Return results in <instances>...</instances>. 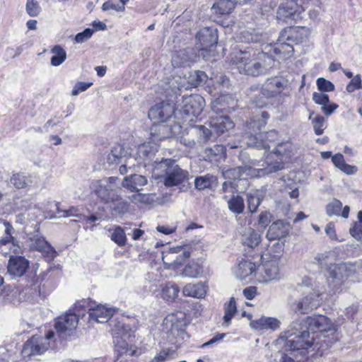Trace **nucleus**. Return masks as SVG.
I'll use <instances>...</instances> for the list:
<instances>
[{
	"label": "nucleus",
	"instance_id": "obj_4",
	"mask_svg": "<svg viewBox=\"0 0 362 362\" xmlns=\"http://www.w3.org/2000/svg\"><path fill=\"white\" fill-rule=\"evenodd\" d=\"M153 166V177L155 179L163 178V184L167 187L179 186L189 179L188 172L182 170L172 159H156Z\"/></svg>",
	"mask_w": 362,
	"mask_h": 362
},
{
	"label": "nucleus",
	"instance_id": "obj_3",
	"mask_svg": "<svg viewBox=\"0 0 362 362\" xmlns=\"http://www.w3.org/2000/svg\"><path fill=\"white\" fill-rule=\"evenodd\" d=\"M296 290L302 294V298L291 303V310L293 313L307 314L321 305L324 288L318 282L305 279L298 284Z\"/></svg>",
	"mask_w": 362,
	"mask_h": 362
},
{
	"label": "nucleus",
	"instance_id": "obj_49",
	"mask_svg": "<svg viewBox=\"0 0 362 362\" xmlns=\"http://www.w3.org/2000/svg\"><path fill=\"white\" fill-rule=\"evenodd\" d=\"M31 247L33 249L41 252L49 253L52 251L51 245L42 237H35L32 240Z\"/></svg>",
	"mask_w": 362,
	"mask_h": 362
},
{
	"label": "nucleus",
	"instance_id": "obj_27",
	"mask_svg": "<svg viewBox=\"0 0 362 362\" xmlns=\"http://www.w3.org/2000/svg\"><path fill=\"white\" fill-rule=\"evenodd\" d=\"M233 104L234 100L231 96L221 95L211 103V110L216 114L230 113L234 111V108L232 106Z\"/></svg>",
	"mask_w": 362,
	"mask_h": 362
},
{
	"label": "nucleus",
	"instance_id": "obj_44",
	"mask_svg": "<svg viewBox=\"0 0 362 362\" xmlns=\"http://www.w3.org/2000/svg\"><path fill=\"white\" fill-rule=\"evenodd\" d=\"M236 4V1L235 0H218L217 2L214 4L212 8L220 14H228L233 10L235 4Z\"/></svg>",
	"mask_w": 362,
	"mask_h": 362
},
{
	"label": "nucleus",
	"instance_id": "obj_56",
	"mask_svg": "<svg viewBox=\"0 0 362 362\" xmlns=\"http://www.w3.org/2000/svg\"><path fill=\"white\" fill-rule=\"evenodd\" d=\"M226 152V147L223 145L216 144L213 147L206 148L205 153L209 158L211 159L213 156L224 155Z\"/></svg>",
	"mask_w": 362,
	"mask_h": 362
},
{
	"label": "nucleus",
	"instance_id": "obj_43",
	"mask_svg": "<svg viewBox=\"0 0 362 362\" xmlns=\"http://www.w3.org/2000/svg\"><path fill=\"white\" fill-rule=\"evenodd\" d=\"M52 57H51V64L54 66L61 65L66 59V52L60 45H55L51 49Z\"/></svg>",
	"mask_w": 362,
	"mask_h": 362
},
{
	"label": "nucleus",
	"instance_id": "obj_36",
	"mask_svg": "<svg viewBox=\"0 0 362 362\" xmlns=\"http://www.w3.org/2000/svg\"><path fill=\"white\" fill-rule=\"evenodd\" d=\"M11 183L17 189L30 187L33 183V177L23 173H16L10 179Z\"/></svg>",
	"mask_w": 362,
	"mask_h": 362
},
{
	"label": "nucleus",
	"instance_id": "obj_23",
	"mask_svg": "<svg viewBox=\"0 0 362 362\" xmlns=\"http://www.w3.org/2000/svg\"><path fill=\"white\" fill-rule=\"evenodd\" d=\"M202 57L194 48L187 47L176 52L172 59V64L175 67L190 66L191 64L197 62Z\"/></svg>",
	"mask_w": 362,
	"mask_h": 362
},
{
	"label": "nucleus",
	"instance_id": "obj_47",
	"mask_svg": "<svg viewBox=\"0 0 362 362\" xmlns=\"http://www.w3.org/2000/svg\"><path fill=\"white\" fill-rule=\"evenodd\" d=\"M313 115L314 112H311L308 117V119L311 120L315 134L322 135L325 129L326 128V119L321 115H317L315 117L313 118Z\"/></svg>",
	"mask_w": 362,
	"mask_h": 362
},
{
	"label": "nucleus",
	"instance_id": "obj_12",
	"mask_svg": "<svg viewBox=\"0 0 362 362\" xmlns=\"http://www.w3.org/2000/svg\"><path fill=\"white\" fill-rule=\"evenodd\" d=\"M175 112L174 105L169 101H161L152 106L148 111V118L153 123L175 122L172 120Z\"/></svg>",
	"mask_w": 362,
	"mask_h": 362
},
{
	"label": "nucleus",
	"instance_id": "obj_51",
	"mask_svg": "<svg viewBox=\"0 0 362 362\" xmlns=\"http://www.w3.org/2000/svg\"><path fill=\"white\" fill-rule=\"evenodd\" d=\"M341 209L342 203L337 199H333L327 204L325 212L326 214L330 217L334 216H339Z\"/></svg>",
	"mask_w": 362,
	"mask_h": 362
},
{
	"label": "nucleus",
	"instance_id": "obj_46",
	"mask_svg": "<svg viewBox=\"0 0 362 362\" xmlns=\"http://www.w3.org/2000/svg\"><path fill=\"white\" fill-rule=\"evenodd\" d=\"M130 200L134 204H151L153 202H156L157 196L155 193L151 194H142L138 193L133 194L130 197Z\"/></svg>",
	"mask_w": 362,
	"mask_h": 362
},
{
	"label": "nucleus",
	"instance_id": "obj_1",
	"mask_svg": "<svg viewBox=\"0 0 362 362\" xmlns=\"http://www.w3.org/2000/svg\"><path fill=\"white\" fill-rule=\"evenodd\" d=\"M332 331L330 320L325 315L309 316L305 323L296 320L291 322L288 329L282 332L277 339L278 344H283L286 351L305 350L315 344L316 332Z\"/></svg>",
	"mask_w": 362,
	"mask_h": 362
},
{
	"label": "nucleus",
	"instance_id": "obj_45",
	"mask_svg": "<svg viewBox=\"0 0 362 362\" xmlns=\"http://www.w3.org/2000/svg\"><path fill=\"white\" fill-rule=\"evenodd\" d=\"M179 292V287L175 284L169 282L162 289V297L165 300H173L177 297Z\"/></svg>",
	"mask_w": 362,
	"mask_h": 362
},
{
	"label": "nucleus",
	"instance_id": "obj_32",
	"mask_svg": "<svg viewBox=\"0 0 362 362\" xmlns=\"http://www.w3.org/2000/svg\"><path fill=\"white\" fill-rule=\"evenodd\" d=\"M143 165L139 162V158L136 153L128 154L124 150L122 156V163L119 166V171L121 175H124L128 172V169L135 168L136 166Z\"/></svg>",
	"mask_w": 362,
	"mask_h": 362
},
{
	"label": "nucleus",
	"instance_id": "obj_58",
	"mask_svg": "<svg viewBox=\"0 0 362 362\" xmlns=\"http://www.w3.org/2000/svg\"><path fill=\"white\" fill-rule=\"evenodd\" d=\"M362 89V82L360 75L354 76L347 84L346 90L348 93H351L355 90Z\"/></svg>",
	"mask_w": 362,
	"mask_h": 362
},
{
	"label": "nucleus",
	"instance_id": "obj_19",
	"mask_svg": "<svg viewBox=\"0 0 362 362\" xmlns=\"http://www.w3.org/2000/svg\"><path fill=\"white\" fill-rule=\"evenodd\" d=\"M181 131V126L176 122L153 123L151 128V139L153 143L170 138L178 134Z\"/></svg>",
	"mask_w": 362,
	"mask_h": 362
},
{
	"label": "nucleus",
	"instance_id": "obj_26",
	"mask_svg": "<svg viewBox=\"0 0 362 362\" xmlns=\"http://www.w3.org/2000/svg\"><path fill=\"white\" fill-rule=\"evenodd\" d=\"M290 226L288 223L278 220L273 223L267 233V238L269 240H279L286 236L289 232Z\"/></svg>",
	"mask_w": 362,
	"mask_h": 362
},
{
	"label": "nucleus",
	"instance_id": "obj_38",
	"mask_svg": "<svg viewBox=\"0 0 362 362\" xmlns=\"http://www.w3.org/2000/svg\"><path fill=\"white\" fill-rule=\"evenodd\" d=\"M237 313V306L235 300L233 297H231L228 302H226L224 305V315L223 317V326L228 327L234 315Z\"/></svg>",
	"mask_w": 362,
	"mask_h": 362
},
{
	"label": "nucleus",
	"instance_id": "obj_53",
	"mask_svg": "<svg viewBox=\"0 0 362 362\" xmlns=\"http://www.w3.org/2000/svg\"><path fill=\"white\" fill-rule=\"evenodd\" d=\"M25 10L27 13L31 17L37 16L42 9L37 0H27L25 4Z\"/></svg>",
	"mask_w": 362,
	"mask_h": 362
},
{
	"label": "nucleus",
	"instance_id": "obj_50",
	"mask_svg": "<svg viewBox=\"0 0 362 362\" xmlns=\"http://www.w3.org/2000/svg\"><path fill=\"white\" fill-rule=\"evenodd\" d=\"M202 273V266L195 262L187 264L183 269V274L190 278H197Z\"/></svg>",
	"mask_w": 362,
	"mask_h": 362
},
{
	"label": "nucleus",
	"instance_id": "obj_28",
	"mask_svg": "<svg viewBox=\"0 0 362 362\" xmlns=\"http://www.w3.org/2000/svg\"><path fill=\"white\" fill-rule=\"evenodd\" d=\"M146 184V177L137 174L126 176L122 182V186L131 192H139Z\"/></svg>",
	"mask_w": 362,
	"mask_h": 362
},
{
	"label": "nucleus",
	"instance_id": "obj_34",
	"mask_svg": "<svg viewBox=\"0 0 362 362\" xmlns=\"http://www.w3.org/2000/svg\"><path fill=\"white\" fill-rule=\"evenodd\" d=\"M223 199L227 201L228 207L230 211L235 214H240L245 209L243 198L238 194H233L231 197L225 195Z\"/></svg>",
	"mask_w": 362,
	"mask_h": 362
},
{
	"label": "nucleus",
	"instance_id": "obj_10",
	"mask_svg": "<svg viewBox=\"0 0 362 362\" xmlns=\"http://www.w3.org/2000/svg\"><path fill=\"white\" fill-rule=\"evenodd\" d=\"M278 137L279 133L274 129L266 132L256 129V133L247 131L243 135V139L248 146L266 151L270 149L269 143L276 141Z\"/></svg>",
	"mask_w": 362,
	"mask_h": 362
},
{
	"label": "nucleus",
	"instance_id": "obj_61",
	"mask_svg": "<svg viewBox=\"0 0 362 362\" xmlns=\"http://www.w3.org/2000/svg\"><path fill=\"white\" fill-rule=\"evenodd\" d=\"M93 85V83L77 82L71 91L72 95H78L80 93L86 91Z\"/></svg>",
	"mask_w": 362,
	"mask_h": 362
},
{
	"label": "nucleus",
	"instance_id": "obj_22",
	"mask_svg": "<svg viewBox=\"0 0 362 362\" xmlns=\"http://www.w3.org/2000/svg\"><path fill=\"white\" fill-rule=\"evenodd\" d=\"M7 266V273L12 278L21 277L29 267V261L19 255L11 254Z\"/></svg>",
	"mask_w": 362,
	"mask_h": 362
},
{
	"label": "nucleus",
	"instance_id": "obj_42",
	"mask_svg": "<svg viewBox=\"0 0 362 362\" xmlns=\"http://www.w3.org/2000/svg\"><path fill=\"white\" fill-rule=\"evenodd\" d=\"M109 237L111 240L116 243L119 247H123L127 243V236L124 229L120 226H115L108 230Z\"/></svg>",
	"mask_w": 362,
	"mask_h": 362
},
{
	"label": "nucleus",
	"instance_id": "obj_62",
	"mask_svg": "<svg viewBox=\"0 0 362 362\" xmlns=\"http://www.w3.org/2000/svg\"><path fill=\"white\" fill-rule=\"evenodd\" d=\"M93 30L90 28H86L81 33H78L75 37V40L78 43H83L91 37Z\"/></svg>",
	"mask_w": 362,
	"mask_h": 362
},
{
	"label": "nucleus",
	"instance_id": "obj_39",
	"mask_svg": "<svg viewBox=\"0 0 362 362\" xmlns=\"http://www.w3.org/2000/svg\"><path fill=\"white\" fill-rule=\"evenodd\" d=\"M124 148L121 145H116L112 147L111 151L106 156V161L109 166L115 164L122 163V156Z\"/></svg>",
	"mask_w": 362,
	"mask_h": 362
},
{
	"label": "nucleus",
	"instance_id": "obj_64",
	"mask_svg": "<svg viewBox=\"0 0 362 362\" xmlns=\"http://www.w3.org/2000/svg\"><path fill=\"white\" fill-rule=\"evenodd\" d=\"M117 204L113 207V210L118 212L119 214H124L128 210V203L126 201L122 200L119 195V199L116 201Z\"/></svg>",
	"mask_w": 362,
	"mask_h": 362
},
{
	"label": "nucleus",
	"instance_id": "obj_14",
	"mask_svg": "<svg viewBox=\"0 0 362 362\" xmlns=\"http://www.w3.org/2000/svg\"><path fill=\"white\" fill-rule=\"evenodd\" d=\"M298 33H300V35H304L307 37L308 30L305 27H302L297 28H290L287 30H284L281 31L278 40L279 43L275 47V52L282 55L284 57H285V54L290 56L293 52L294 49L289 43L285 42V40H289L294 37V35H297ZM296 37H297L298 36Z\"/></svg>",
	"mask_w": 362,
	"mask_h": 362
},
{
	"label": "nucleus",
	"instance_id": "obj_33",
	"mask_svg": "<svg viewBox=\"0 0 362 362\" xmlns=\"http://www.w3.org/2000/svg\"><path fill=\"white\" fill-rule=\"evenodd\" d=\"M261 241V234L253 228H247L245 230L243 237V244L250 248L257 247Z\"/></svg>",
	"mask_w": 362,
	"mask_h": 362
},
{
	"label": "nucleus",
	"instance_id": "obj_9",
	"mask_svg": "<svg viewBox=\"0 0 362 362\" xmlns=\"http://www.w3.org/2000/svg\"><path fill=\"white\" fill-rule=\"evenodd\" d=\"M54 337V332L49 330L45 337L33 335L23 345L21 354L23 358L30 359L33 356L41 355L48 350L49 340Z\"/></svg>",
	"mask_w": 362,
	"mask_h": 362
},
{
	"label": "nucleus",
	"instance_id": "obj_59",
	"mask_svg": "<svg viewBox=\"0 0 362 362\" xmlns=\"http://www.w3.org/2000/svg\"><path fill=\"white\" fill-rule=\"evenodd\" d=\"M313 100L321 106H325L329 102V96L327 94L317 92L313 94Z\"/></svg>",
	"mask_w": 362,
	"mask_h": 362
},
{
	"label": "nucleus",
	"instance_id": "obj_20",
	"mask_svg": "<svg viewBox=\"0 0 362 362\" xmlns=\"http://www.w3.org/2000/svg\"><path fill=\"white\" fill-rule=\"evenodd\" d=\"M5 235L0 239V250L5 256L13 255H20L23 253L22 248L18 244V241L13 236L14 228L11 224H7L4 230Z\"/></svg>",
	"mask_w": 362,
	"mask_h": 362
},
{
	"label": "nucleus",
	"instance_id": "obj_55",
	"mask_svg": "<svg viewBox=\"0 0 362 362\" xmlns=\"http://www.w3.org/2000/svg\"><path fill=\"white\" fill-rule=\"evenodd\" d=\"M116 329L118 331V334H121L122 337H127L136 331V327H132L129 325L118 322L116 325Z\"/></svg>",
	"mask_w": 362,
	"mask_h": 362
},
{
	"label": "nucleus",
	"instance_id": "obj_2",
	"mask_svg": "<svg viewBox=\"0 0 362 362\" xmlns=\"http://www.w3.org/2000/svg\"><path fill=\"white\" fill-rule=\"evenodd\" d=\"M334 258L335 253L329 251L317 255L315 262L322 268L328 267V286L333 293H339L348 278L355 274L356 267L355 264L346 263L333 264L330 260Z\"/></svg>",
	"mask_w": 362,
	"mask_h": 362
},
{
	"label": "nucleus",
	"instance_id": "obj_25",
	"mask_svg": "<svg viewBox=\"0 0 362 362\" xmlns=\"http://www.w3.org/2000/svg\"><path fill=\"white\" fill-rule=\"evenodd\" d=\"M209 127L211 132L220 136L233 129L234 124L228 116H220L212 118L209 122Z\"/></svg>",
	"mask_w": 362,
	"mask_h": 362
},
{
	"label": "nucleus",
	"instance_id": "obj_5",
	"mask_svg": "<svg viewBox=\"0 0 362 362\" xmlns=\"http://www.w3.org/2000/svg\"><path fill=\"white\" fill-rule=\"evenodd\" d=\"M284 168V163L279 159L274 163H264L262 165L255 161L252 165L238 166L233 168L224 170L222 172L223 176L227 180H242L245 179L244 175L262 177L276 173Z\"/></svg>",
	"mask_w": 362,
	"mask_h": 362
},
{
	"label": "nucleus",
	"instance_id": "obj_11",
	"mask_svg": "<svg viewBox=\"0 0 362 362\" xmlns=\"http://www.w3.org/2000/svg\"><path fill=\"white\" fill-rule=\"evenodd\" d=\"M187 324L186 315L181 311L168 315L163 321L164 329L175 338H184Z\"/></svg>",
	"mask_w": 362,
	"mask_h": 362
},
{
	"label": "nucleus",
	"instance_id": "obj_40",
	"mask_svg": "<svg viewBox=\"0 0 362 362\" xmlns=\"http://www.w3.org/2000/svg\"><path fill=\"white\" fill-rule=\"evenodd\" d=\"M333 164L339 170L348 175L354 174L356 172V168L346 163L344 156L341 153H337L332 157Z\"/></svg>",
	"mask_w": 362,
	"mask_h": 362
},
{
	"label": "nucleus",
	"instance_id": "obj_21",
	"mask_svg": "<svg viewBox=\"0 0 362 362\" xmlns=\"http://www.w3.org/2000/svg\"><path fill=\"white\" fill-rule=\"evenodd\" d=\"M288 86V81L282 77L267 78L262 84V93L268 98H276L281 95Z\"/></svg>",
	"mask_w": 362,
	"mask_h": 362
},
{
	"label": "nucleus",
	"instance_id": "obj_35",
	"mask_svg": "<svg viewBox=\"0 0 362 362\" xmlns=\"http://www.w3.org/2000/svg\"><path fill=\"white\" fill-rule=\"evenodd\" d=\"M216 184V177L209 173L197 177L194 180V187L198 190L211 189Z\"/></svg>",
	"mask_w": 362,
	"mask_h": 362
},
{
	"label": "nucleus",
	"instance_id": "obj_6",
	"mask_svg": "<svg viewBox=\"0 0 362 362\" xmlns=\"http://www.w3.org/2000/svg\"><path fill=\"white\" fill-rule=\"evenodd\" d=\"M88 305V300L86 299L76 301L68 312L57 318L54 325L57 331L63 334L74 330L77 327L78 320L86 317V314L82 310H86Z\"/></svg>",
	"mask_w": 362,
	"mask_h": 362
},
{
	"label": "nucleus",
	"instance_id": "obj_52",
	"mask_svg": "<svg viewBox=\"0 0 362 362\" xmlns=\"http://www.w3.org/2000/svg\"><path fill=\"white\" fill-rule=\"evenodd\" d=\"M129 0H108L102 6L103 11L115 10L122 11L124 9V5Z\"/></svg>",
	"mask_w": 362,
	"mask_h": 362
},
{
	"label": "nucleus",
	"instance_id": "obj_18",
	"mask_svg": "<svg viewBox=\"0 0 362 362\" xmlns=\"http://www.w3.org/2000/svg\"><path fill=\"white\" fill-rule=\"evenodd\" d=\"M302 8L293 0L281 4L277 10V18L286 23H297L301 19Z\"/></svg>",
	"mask_w": 362,
	"mask_h": 362
},
{
	"label": "nucleus",
	"instance_id": "obj_41",
	"mask_svg": "<svg viewBox=\"0 0 362 362\" xmlns=\"http://www.w3.org/2000/svg\"><path fill=\"white\" fill-rule=\"evenodd\" d=\"M268 118L269 114L267 112H262L261 117L257 116L247 123L245 132L253 131V132L256 133V129L262 130V127L265 126Z\"/></svg>",
	"mask_w": 362,
	"mask_h": 362
},
{
	"label": "nucleus",
	"instance_id": "obj_57",
	"mask_svg": "<svg viewBox=\"0 0 362 362\" xmlns=\"http://www.w3.org/2000/svg\"><path fill=\"white\" fill-rule=\"evenodd\" d=\"M316 83L317 88L322 92H331L334 90V85L324 78H317Z\"/></svg>",
	"mask_w": 362,
	"mask_h": 362
},
{
	"label": "nucleus",
	"instance_id": "obj_63",
	"mask_svg": "<svg viewBox=\"0 0 362 362\" xmlns=\"http://www.w3.org/2000/svg\"><path fill=\"white\" fill-rule=\"evenodd\" d=\"M350 234L357 240L362 241V224L355 223L349 230Z\"/></svg>",
	"mask_w": 362,
	"mask_h": 362
},
{
	"label": "nucleus",
	"instance_id": "obj_17",
	"mask_svg": "<svg viewBox=\"0 0 362 362\" xmlns=\"http://www.w3.org/2000/svg\"><path fill=\"white\" fill-rule=\"evenodd\" d=\"M279 262L276 258L263 262L257 267L256 276L259 282L267 283L279 279Z\"/></svg>",
	"mask_w": 362,
	"mask_h": 362
},
{
	"label": "nucleus",
	"instance_id": "obj_37",
	"mask_svg": "<svg viewBox=\"0 0 362 362\" xmlns=\"http://www.w3.org/2000/svg\"><path fill=\"white\" fill-rule=\"evenodd\" d=\"M183 294L186 296L201 298L206 294L205 286L202 284H187L183 288Z\"/></svg>",
	"mask_w": 362,
	"mask_h": 362
},
{
	"label": "nucleus",
	"instance_id": "obj_15",
	"mask_svg": "<svg viewBox=\"0 0 362 362\" xmlns=\"http://www.w3.org/2000/svg\"><path fill=\"white\" fill-rule=\"evenodd\" d=\"M205 100L199 95H189L183 98L182 105L180 112L183 116L190 117L189 121L197 118L202 113L204 107Z\"/></svg>",
	"mask_w": 362,
	"mask_h": 362
},
{
	"label": "nucleus",
	"instance_id": "obj_8",
	"mask_svg": "<svg viewBox=\"0 0 362 362\" xmlns=\"http://www.w3.org/2000/svg\"><path fill=\"white\" fill-rule=\"evenodd\" d=\"M272 59L264 53H259L258 59H250L246 56L238 59V69L247 75L256 76L264 74L271 65Z\"/></svg>",
	"mask_w": 362,
	"mask_h": 362
},
{
	"label": "nucleus",
	"instance_id": "obj_60",
	"mask_svg": "<svg viewBox=\"0 0 362 362\" xmlns=\"http://www.w3.org/2000/svg\"><path fill=\"white\" fill-rule=\"evenodd\" d=\"M175 354V351L171 349H165L162 350L153 359L156 360V362H164L170 357L173 356Z\"/></svg>",
	"mask_w": 362,
	"mask_h": 362
},
{
	"label": "nucleus",
	"instance_id": "obj_30",
	"mask_svg": "<svg viewBox=\"0 0 362 362\" xmlns=\"http://www.w3.org/2000/svg\"><path fill=\"white\" fill-rule=\"evenodd\" d=\"M233 272L237 278L245 279L253 273L256 274L257 267L249 260H243L235 267Z\"/></svg>",
	"mask_w": 362,
	"mask_h": 362
},
{
	"label": "nucleus",
	"instance_id": "obj_7",
	"mask_svg": "<svg viewBox=\"0 0 362 362\" xmlns=\"http://www.w3.org/2000/svg\"><path fill=\"white\" fill-rule=\"evenodd\" d=\"M119 179L117 177H109L102 180H95L92 186L95 194L104 203L115 204L119 199L117 194Z\"/></svg>",
	"mask_w": 362,
	"mask_h": 362
},
{
	"label": "nucleus",
	"instance_id": "obj_31",
	"mask_svg": "<svg viewBox=\"0 0 362 362\" xmlns=\"http://www.w3.org/2000/svg\"><path fill=\"white\" fill-rule=\"evenodd\" d=\"M211 134V130L204 125L192 126L187 132V135L195 139V143L206 142L210 139Z\"/></svg>",
	"mask_w": 362,
	"mask_h": 362
},
{
	"label": "nucleus",
	"instance_id": "obj_48",
	"mask_svg": "<svg viewBox=\"0 0 362 362\" xmlns=\"http://www.w3.org/2000/svg\"><path fill=\"white\" fill-rule=\"evenodd\" d=\"M246 197L248 210L251 213H255L262 202L259 192H250L246 194Z\"/></svg>",
	"mask_w": 362,
	"mask_h": 362
},
{
	"label": "nucleus",
	"instance_id": "obj_54",
	"mask_svg": "<svg viewBox=\"0 0 362 362\" xmlns=\"http://www.w3.org/2000/svg\"><path fill=\"white\" fill-rule=\"evenodd\" d=\"M207 79L206 74L202 71H196L189 76V82L194 86H202Z\"/></svg>",
	"mask_w": 362,
	"mask_h": 362
},
{
	"label": "nucleus",
	"instance_id": "obj_29",
	"mask_svg": "<svg viewBox=\"0 0 362 362\" xmlns=\"http://www.w3.org/2000/svg\"><path fill=\"white\" fill-rule=\"evenodd\" d=\"M279 321L276 318L262 317L259 319L251 320L250 327L256 330L276 329L279 327Z\"/></svg>",
	"mask_w": 362,
	"mask_h": 362
},
{
	"label": "nucleus",
	"instance_id": "obj_24",
	"mask_svg": "<svg viewBox=\"0 0 362 362\" xmlns=\"http://www.w3.org/2000/svg\"><path fill=\"white\" fill-rule=\"evenodd\" d=\"M158 145L153 141L146 142L139 145L135 151L139 158V162L141 163L144 167L150 164V160L153 159L158 151Z\"/></svg>",
	"mask_w": 362,
	"mask_h": 362
},
{
	"label": "nucleus",
	"instance_id": "obj_13",
	"mask_svg": "<svg viewBox=\"0 0 362 362\" xmlns=\"http://www.w3.org/2000/svg\"><path fill=\"white\" fill-rule=\"evenodd\" d=\"M197 49L201 53L202 57H207L206 54L209 49L216 45L218 42L217 30L214 27H205L197 33L196 35Z\"/></svg>",
	"mask_w": 362,
	"mask_h": 362
},
{
	"label": "nucleus",
	"instance_id": "obj_16",
	"mask_svg": "<svg viewBox=\"0 0 362 362\" xmlns=\"http://www.w3.org/2000/svg\"><path fill=\"white\" fill-rule=\"evenodd\" d=\"M87 300H88V305L87 307H86V310H82V311L85 314L86 313H88V321L89 322H107L115 312L114 308H107V306L102 304H98L95 306H93V303H92L89 299Z\"/></svg>",
	"mask_w": 362,
	"mask_h": 362
}]
</instances>
